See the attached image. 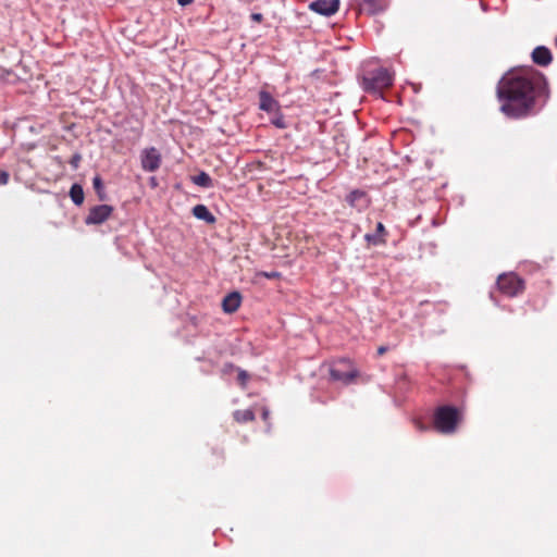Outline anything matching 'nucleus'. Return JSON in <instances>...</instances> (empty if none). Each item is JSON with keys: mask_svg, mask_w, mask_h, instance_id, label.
Masks as SVG:
<instances>
[{"mask_svg": "<svg viewBox=\"0 0 557 557\" xmlns=\"http://www.w3.org/2000/svg\"><path fill=\"white\" fill-rule=\"evenodd\" d=\"M256 275L257 276H261V277H265V278H269V280L278 278L281 276V274L278 272H276V271H272V272L260 271Z\"/></svg>", "mask_w": 557, "mask_h": 557, "instance_id": "412c9836", "label": "nucleus"}, {"mask_svg": "<svg viewBox=\"0 0 557 557\" xmlns=\"http://www.w3.org/2000/svg\"><path fill=\"white\" fill-rule=\"evenodd\" d=\"M9 181L8 172L0 170V185H5Z\"/></svg>", "mask_w": 557, "mask_h": 557, "instance_id": "5701e85b", "label": "nucleus"}, {"mask_svg": "<svg viewBox=\"0 0 557 557\" xmlns=\"http://www.w3.org/2000/svg\"><path fill=\"white\" fill-rule=\"evenodd\" d=\"M242 304V296L238 292L227 294L222 301V308L225 313H234Z\"/></svg>", "mask_w": 557, "mask_h": 557, "instance_id": "f8f14e48", "label": "nucleus"}, {"mask_svg": "<svg viewBox=\"0 0 557 557\" xmlns=\"http://www.w3.org/2000/svg\"><path fill=\"white\" fill-rule=\"evenodd\" d=\"M354 4L360 13L373 15L383 12L388 7V0H354Z\"/></svg>", "mask_w": 557, "mask_h": 557, "instance_id": "423d86ee", "label": "nucleus"}, {"mask_svg": "<svg viewBox=\"0 0 557 557\" xmlns=\"http://www.w3.org/2000/svg\"><path fill=\"white\" fill-rule=\"evenodd\" d=\"M70 197L76 206H81L84 202V190L79 184H73L70 189Z\"/></svg>", "mask_w": 557, "mask_h": 557, "instance_id": "f3484780", "label": "nucleus"}, {"mask_svg": "<svg viewBox=\"0 0 557 557\" xmlns=\"http://www.w3.org/2000/svg\"><path fill=\"white\" fill-rule=\"evenodd\" d=\"M552 53L548 48L544 46L536 47L532 52V60L541 66H547L552 62Z\"/></svg>", "mask_w": 557, "mask_h": 557, "instance_id": "ddd939ff", "label": "nucleus"}, {"mask_svg": "<svg viewBox=\"0 0 557 557\" xmlns=\"http://www.w3.org/2000/svg\"><path fill=\"white\" fill-rule=\"evenodd\" d=\"M460 420L461 412L453 406H442L434 413V426L444 434L455 432Z\"/></svg>", "mask_w": 557, "mask_h": 557, "instance_id": "f03ea898", "label": "nucleus"}, {"mask_svg": "<svg viewBox=\"0 0 557 557\" xmlns=\"http://www.w3.org/2000/svg\"><path fill=\"white\" fill-rule=\"evenodd\" d=\"M112 212H113V207H111L109 205H99V206L92 207L89 210V213L86 216L85 222L88 225L101 224L110 218Z\"/></svg>", "mask_w": 557, "mask_h": 557, "instance_id": "0eeeda50", "label": "nucleus"}, {"mask_svg": "<svg viewBox=\"0 0 557 557\" xmlns=\"http://www.w3.org/2000/svg\"><path fill=\"white\" fill-rule=\"evenodd\" d=\"M248 375L245 371H240L238 374V379L244 383L247 380Z\"/></svg>", "mask_w": 557, "mask_h": 557, "instance_id": "b1692460", "label": "nucleus"}, {"mask_svg": "<svg viewBox=\"0 0 557 557\" xmlns=\"http://www.w3.org/2000/svg\"><path fill=\"white\" fill-rule=\"evenodd\" d=\"M191 182L203 188H211L213 186V181L210 175L206 172H200L198 175L191 176Z\"/></svg>", "mask_w": 557, "mask_h": 557, "instance_id": "dca6fc26", "label": "nucleus"}, {"mask_svg": "<svg viewBox=\"0 0 557 557\" xmlns=\"http://www.w3.org/2000/svg\"><path fill=\"white\" fill-rule=\"evenodd\" d=\"M386 230L383 223L379 222L376 224V230L374 234H366L364 239L373 245H380L385 243Z\"/></svg>", "mask_w": 557, "mask_h": 557, "instance_id": "4468645a", "label": "nucleus"}, {"mask_svg": "<svg viewBox=\"0 0 557 557\" xmlns=\"http://www.w3.org/2000/svg\"><path fill=\"white\" fill-rule=\"evenodd\" d=\"M339 0H315L309 4V9L318 14L331 16L338 11Z\"/></svg>", "mask_w": 557, "mask_h": 557, "instance_id": "1a4fd4ad", "label": "nucleus"}, {"mask_svg": "<svg viewBox=\"0 0 557 557\" xmlns=\"http://www.w3.org/2000/svg\"><path fill=\"white\" fill-rule=\"evenodd\" d=\"M234 418L238 422H249L255 419V413L247 409V410H237L234 413Z\"/></svg>", "mask_w": 557, "mask_h": 557, "instance_id": "a211bd4d", "label": "nucleus"}, {"mask_svg": "<svg viewBox=\"0 0 557 557\" xmlns=\"http://www.w3.org/2000/svg\"><path fill=\"white\" fill-rule=\"evenodd\" d=\"M81 160H82L81 154L75 153L72 156V158L70 159V164L72 165V168L74 170H76L79 166Z\"/></svg>", "mask_w": 557, "mask_h": 557, "instance_id": "4be33fe9", "label": "nucleus"}, {"mask_svg": "<svg viewBox=\"0 0 557 557\" xmlns=\"http://www.w3.org/2000/svg\"><path fill=\"white\" fill-rule=\"evenodd\" d=\"M94 188L96 193L98 194L100 200H103L106 197V194L103 191V183L99 175H96L92 180Z\"/></svg>", "mask_w": 557, "mask_h": 557, "instance_id": "6ab92c4d", "label": "nucleus"}, {"mask_svg": "<svg viewBox=\"0 0 557 557\" xmlns=\"http://www.w3.org/2000/svg\"><path fill=\"white\" fill-rule=\"evenodd\" d=\"M497 96L506 116L524 117L534 112L537 99L546 97V81L532 67L512 70L500 79Z\"/></svg>", "mask_w": 557, "mask_h": 557, "instance_id": "f257e3e1", "label": "nucleus"}, {"mask_svg": "<svg viewBox=\"0 0 557 557\" xmlns=\"http://www.w3.org/2000/svg\"><path fill=\"white\" fill-rule=\"evenodd\" d=\"M251 17L257 22H260L262 20V15L260 13H253Z\"/></svg>", "mask_w": 557, "mask_h": 557, "instance_id": "a878e982", "label": "nucleus"}, {"mask_svg": "<svg viewBox=\"0 0 557 557\" xmlns=\"http://www.w3.org/2000/svg\"><path fill=\"white\" fill-rule=\"evenodd\" d=\"M161 153L153 147L141 152V166L147 172H154L161 165Z\"/></svg>", "mask_w": 557, "mask_h": 557, "instance_id": "6e6552de", "label": "nucleus"}, {"mask_svg": "<svg viewBox=\"0 0 557 557\" xmlns=\"http://www.w3.org/2000/svg\"><path fill=\"white\" fill-rule=\"evenodd\" d=\"M387 350V347L385 346H380L379 349H377V355L382 356L383 354H385Z\"/></svg>", "mask_w": 557, "mask_h": 557, "instance_id": "bb28decb", "label": "nucleus"}, {"mask_svg": "<svg viewBox=\"0 0 557 557\" xmlns=\"http://www.w3.org/2000/svg\"><path fill=\"white\" fill-rule=\"evenodd\" d=\"M193 1L194 0H177L178 4H181L182 7L193 3Z\"/></svg>", "mask_w": 557, "mask_h": 557, "instance_id": "393cba45", "label": "nucleus"}, {"mask_svg": "<svg viewBox=\"0 0 557 557\" xmlns=\"http://www.w3.org/2000/svg\"><path fill=\"white\" fill-rule=\"evenodd\" d=\"M497 286L506 296L515 297L524 289V282L515 273H508L498 276Z\"/></svg>", "mask_w": 557, "mask_h": 557, "instance_id": "39448f33", "label": "nucleus"}, {"mask_svg": "<svg viewBox=\"0 0 557 557\" xmlns=\"http://www.w3.org/2000/svg\"><path fill=\"white\" fill-rule=\"evenodd\" d=\"M259 109L270 115H277L281 110L278 101L267 90L259 91Z\"/></svg>", "mask_w": 557, "mask_h": 557, "instance_id": "9d476101", "label": "nucleus"}, {"mask_svg": "<svg viewBox=\"0 0 557 557\" xmlns=\"http://www.w3.org/2000/svg\"><path fill=\"white\" fill-rule=\"evenodd\" d=\"M271 122L273 125H275L278 128L286 127V122H285L283 115L281 114V112L277 115H271Z\"/></svg>", "mask_w": 557, "mask_h": 557, "instance_id": "aec40b11", "label": "nucleus"}, {"mask_svg": "<svg viewBox=\"0 0 557 557\" xmlns=\"http://www.w3.org/2000/svg\"><path fill=\"white\" fill-rule=\"evenodd\" d=\"M193 214L197 219L206 221L207 223L215 222L214 215L209 211V209L205 205H196L193 208Z\"/></svg>", "mask_w": 557, "mask_h": 557, "instance_id": "2eb2a0df", "label": "nucleus"}, {"mask_svg": "<svg viewBox=\"0 0 557 557\" xmlns=\"http://www.w3.org/2000/svg\"><path fill=\"white\" fill-rule=\"evenodd\" d=\"M394 82V74L388 70L379 67L363 76V88L368 92L382 95Z\"/></svg>", "mask_w": 557, "mask_h": 557, "instance_id": "7ed1b4c3", "label": "nucleus"}, {"mask_svg": "<svg viewBox=\"0 0 557 557\" xmlns=\"http://www.w3.org/2000/svg\"><path fill=\"white\" fill-rule=\"evenodd\" d=\"M330 375L333 381L349 384L358 376V370L350 360L339 359L330 366Z\"/></svg>", "mask_w": 557, "mask_h": 557, "instance_id": "20e7f679", "label": "nucleus"}, {"mask_svg": "<svg viewBox=\"0 0 557 557\" xmlns=\"http://www.w3.org/2000/svg\"><path fill=\"white\" fill-rule=\"evenodd\" d=\"M346 201L351 208L357 209L358 211H363L370 206V198L366 191L360 189H355L349 193L346 197Z\"/></svg>", "mask_w": 557, "mask_h": 557, "instance_id": "9b49d317", "label": "nucleus"}]
</instances>
